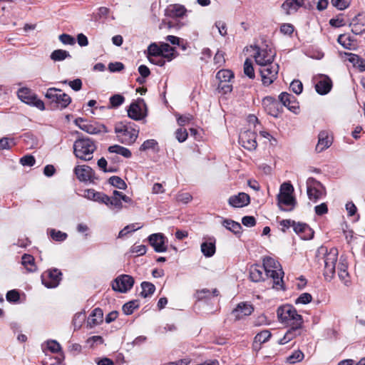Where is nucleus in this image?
I'll return each instance as SVG.
<instances>
[{"instance_id": "obj_1", "label": "nucleus", "mask_w": 365, "mask_h": 365, "mask_svg": "<svg viewBox=\"0 0 365 365\" xmlns=\"http://www.w3.org/2000/svg\"><path fill=\"white\" fill-rule=\"evenodd\" d=\"M317 262L320 265H324V276L325 279L330 281L335 274L336 263L338 258V250L336 248H331L328 251L327 247H320L316 254Z\"/></svg>"}, {"instance_id": "obj_2", "label": "nucleus", "mask_w": 365, "mask_h": 365, "mask_svg": "<svg viewBox=\"0 0 365 365\" xmlns=\"http://www.w3.org/2000/svg\"><path fill=\"white\" fill-rule=\"evenodd\" d=\"M114 130L118 140L126 145L134 143L139 133V130L133 123L118 122L115 124Z\"/></svg>"}, {"instance_id": "obj_3", "label": "nucleus", "mask_w": 365, "mask_h": 365, "mask_svg": "<svg viewBox=\"0 0 365 365\" xmlns=\"http://www.w3.org/2000/svg\"><path fill=\"white\" fill-rule=\"evenodd\" d=\"M265 270V275L273 279V287L277 289L283 287V275L284 272L279 264L274 259L267 257L263 259V264L262 265Z\"/></svg>"}, {"instance_id": "obj_4", "label": "nucleus", "mask_w": 365, "mask_h": 365, "mask_svg": "<svg viewBox=\"0 0 365 365\" xmlns=\"http://www.w3.org/2000/svg\"><path fill=\"white\" fill-rule=\"evenodd\" d=\"M96 149L93 140L88 138H78L73 144V153L76 158L83 160H90Z\"/></svg>"}, {"instance_id": "obj_5", "label": "nucleus", "mask_w": 365, "mask_h": 365, "mask_svg": "<svg viewBox=\"0 0 365 365\" xmlns=\"http://www.w3.org/2000/svg\"><path fill=\"white\" fill-rule=\"evenodd\" d=\"M280 225L282 226V231L285 232L286 229L292 227L293 230L304 240L310 239L313 236L311 228L304 223H297L291 220H283Z\"/></svg>"}, {"instance_id": "obj_6", "label": "nucleus", "mask_w": 365, "mask_h": 365, "mask_svg": "<svg viewBox=\"0 0 365 365\" xmlns=\"http://www.w3.org/2000/svg\"><path fill=\"white\" fill-rule=\"evenodd\" d=\"M57 92H61V90L50 88L47 90L45 96L51 101V103H54L57 108L61 109L66 108L71 102V97L66 93H57Z\"/></svg>"}, {"instance_id": "obj_7", "label": "nucleus", "mask_w": 365, "mask_h": 365, "mask_svg": "<svg viewBox=\"0 0 365 365\" xmlns=\"http://www.w3.org/2000/svg\"><path fill=\"white\" fill-rule=\"evenodd\" d=\"M18 98L24 103L35 106L41 110L45 109L44 103L28 88H21L17 92Z\"/></svg>"}, {"instance_id": "obj_8", "label": "nucleus", "mask_w": 365, "mask_h": 365, "mask_svg": "<svg viewBox=\"0 0 365 365\" xmlns=\"http://www.w3.org/2000/svg\"><path fill=\"white\" fill-rule=\"evenodd\" d=\"M279 70V66L276 63L265 65L264 67L259 68L262 84L264 86L271 85L277 78Z\"/></svg>"}, {"instance_id": "obj_9", "label": "nucleus", "mask_w": 365, "mask_h": 365, "mask_svg": "<svg viewBox=\"0 0 365 365\" xmlns=\"http://www.w3.org/2000/svg\"><path fill=\"white\" fill-rule=\"evenodd\" d=\"M307 192L309 199L317 202L325 195V188L320 182L309 178L307 180Z\"/></svg>"}, {"instance_id": "obj_10", "label": "nucleus", "mask_w": 365, "mask_h": 365, "mask_svg": "<svg viewBox=\"0 0 365 365\" xmlns=\"http://www.w3.org/2000/svg\"><path fill=\"white\" fill-rule=\"evenodd\" d=\"M256 53L254 55L255 62L260 68L274 63L275 53L271 49H261L255 46Z\"/></svg>"}, {"instance_id": "obj_11", "label": "nucleus", "mask_w": 365, "mask_h": 365, "mask_svg": "<svg viewBox=\"0 0 365 365\" xmlns=\"http://www.w3.org/2000/svg\"><path fill=\"white\" fill-rule=\"evenodd\" d=\"M61 272L57 269H50L41 274L42 284L47 288L56 287L61 280Z\"/></svg>"}, {"instance_id": "obj_12", "label": "nucleus", "mask_w": 365, "mask_h": 365, "mask_svg": "<svg viewBox=\"0 0 365 365\" xmlns=\"http://www.w3.org/2000/svg\"><path fill=\"white\" fill-rule=\"evenodd\" d=\"M133 284L134 279L131 276L122 274L112 282V288L114 291L125 293L133 287Z\"/></svg>"}, {"instance_id": "obj_13", "label": "nucleus", "mask_w": 365, "mask_h": 365, "mask_svg": "<svg viewBox=\"0 0 365 365\" xmlns=\"http://www.w3.org/2000/svg\"><path fill=\"white\" fill-rule=\"evenodd\" d=\"M240 144L248 150H254L257 146L256 133L250 130H245L240 134Z\"/></svg>"}, {"instance_id": "obj_14", "label": "nucleus", "mask_w": 365, "mask_h": 365, "mask_svg": "<svg viewBox=\"0 0 365 365\" xmlns=\"http://www.w3.org/2000/svg\"><path fill=\"white\" fill-rule=\"evenodd\" d=\"M148 241L156 252L167 251V246L165 245L166 237L162 233L150 235L148 237Z\"/></svg>"}, {"instance_id": "obj_15", "label": "nucleus", "mask_w": 365, "mask_h": 365, "mask_svg": "<svg viewBox=\"0 0 365 365\" xmlns=\"http://www.w3.org/2000/svg\"><path fill=\"white\" fill-rule=\"evenodd\" d=\"M349 26L351 27V31L356 35H360L365 32V13H359L354 16Z\"/></svg>"}, {"instance_id": "obj_16", "label": "nucleus", "mask_w": 365, "mask_h": 365, "mask_svg": "<svg viewBox=\"0 0 365 365\" xmlns=\"http://www.w3.org/2000/svg\"><path fill=\"white\" fill-rule=\"evenodd\" d=\"M279 99L283 106L292 112L297 113L299 110V103L296 98L290 93L283 92L279 96Z\"/></svg>"}, {"instance_id": "obj_17", "label": "nucleus", "mask_w": 365, "mask_h": 365, "mask_svg": "<svg viewBox=\"0 0 365 365\" xmlns=\"http://www.w3.org/2000/svg\"><path fill=\"white\" fill-rule=\"evenodd\" d=\"M263 106L265 110L272 116L277 117L280 113V105L277 101L272 97H265L262 101Z\"/></svg>"}, {"instance_id": "obj_18", "label": "nucleus", "mask_w": 365, "mask_h": 365, "mask_svg": "<svg viewBox=\"0 0 365 365\" xmlns=\"http://www.w3.org/2000/svg\"><path fill=\"white\" fill-rule=\"evenodd\" d=\"M253 311L254 308L252 304L247 302H241L238 304L232 314L236 319H240L244 317L250 315Z\"/></svg>"}, {"instance_id": "obj_19", "label": "nucleus", "mask_w": 365, "mask_h": 365, "mask_svg": "<svg viewBox=\"0 0 365 365\" xmlns=\"http://www.w3.org/2000/svg\"><path fill=\"white\" fill-rule=\"evenodd\" d=\"M331 87V80L327 76H321L315 85L316 91L320 95H325L328 93Z\"/></svg>"}, {"instance_id": "obj_20", "label": "nucleus", "mask_w": 365, "mask_h": 365, "mask_svg": "<svg viewBox=\"0 0 365 365\" xmlns=\"http://www.w3.org/2000/svg\"><path fill=\"white\" fill-rule=\"evenodd\" d=\"M250 202V196L245 192H240L237 195L231 196L228 200V203L234 207H242L247 205Z\"/></svg>"}, {"instance_id": "obj_21", "label": "nucleus", "mask_w": 365, "mask_h": 365, "mask_svg": "<svg viewBox=\"0 0 365 365\" xmlns=\"http://www.w3.org/2000/svg\"><path fill=\"white\" fill-rule=\"evenodd\" d=\"M74 173L80 181L86 182L91 180L93 172L88 165H78L74 168Z\"/></svg>"}, {"instance_id": "obj_22", "label": "nucleus", "mask_w": 365, "mask_h": 365, "mask_svg": "<svg viewBox=\"0 0 365 365\" xmlns=\"http://www.w3.org/2000/svg\"><path fill=\"white\" fill-rule=\"evenodd\" d=\"M318 143L316 145V151L321 153L325 149L328 148L331 145V139L329 138L327 131L322 130L319 133L318 135Z\"/></svg>"}, {"instance_id": "obj_23", "label": "nucleus", "mask_w": 365, "mask_h": 365, "mask_svg": "<svg viewBox=\"0 0 365 365\" xmlns=\"http://www.w3.org/2000/svg\"><path fill=\"white\" fill-rule=\"evenodd\" d=\"M265 270L262 266L253 264L250 268V277L252 282H259L264 279Z\"/></svg>"}, {"instance_id": "obj_24", "label": "nucleus", "mask_w": 365, "mask_h": 365, "mask_svg": "<svg viewBox=\"0 0 365 365\" xmlns=\"http://www.w3.org/2000/svg\"><path fill=\"white\" fill-rule=\"evenodd\" d=\"M347 268L348 265L346 260L341 257L337 266L338 276L340 280L346 286L349 284L350 281Z\"/></svg>"}, {"instance_id": "obj_25", "label": "nucleus", "mask_w": 365, "mask_h": 365, "mask_svg": "<svg viewBox=\"0 0 365 365\" xmlns=\"http://www.w3.org/2000/svg\"><path fill=\"white\" fill-rule=\"evenodd\" d=\"M128 115L135 120H140L144 118L142 108L138 102L132 103L130 105L128 109Z\"/></svg>"}, {"instance_id": "obj_26", "label": "nucleus", "mask_w": 365, "mask_h": 365, "mask_svg": "<svg viewBox=\"0 0 365 365\" xmlns=\"http://www.w3.org/2000/svg\"><path fill=\"white\" fill-rule=\"evenodd\" d=\"M103 311L100 308H96L93 310L87 321L89 327H93L103 322Z\"/></svg>"}, {"instance_id": "obj_27", "label": "nucleus", "mask_w": 365, "mask_h": 365, "mask_svg": "<svg viewBox=\"0 0 365 365\" xmlns=\"http://www.w3.org/2000/svg\"><path fill=\"white\" fill-rule=\"evenodd\" d=\"M303 4L302 0H286L282 4V8L287 14H290L292 12L297 11Z\"/></svg>"}, {"instance_id": "obj_28", "label": "nucleus", "mask_w": 365, "mask_h": 365, "mask_svg": "<svg viewBox=\"0 0 365 365\" xmlns=\"http://www.w3.org/2000/svg\"><path fill=\"white\" fill-rule=\"evenodd\" d=\"M215 240L210 238L209 241L203 242L201 244V252L206 257H210L215 253Z\"/></svg>"}, {"instance_id": "obj_29", "label": "nucleus", "mask_w": 365, "mask_h": 365, "mask_svg": "<svg viewBox=\"0 0 365 365\" xmlns=\"http://www.w3.org/2000/svg\"><path fill=\"white\" fill-rule=\"evenodd\" d=\"M292 313H294V308L289 304L279 307L277 311L279 320L284 324L287 322V319Z\"/></svg>"}, {"instance_id": "obj_30", "label": "nucleus", "mask_w": 365, "mask_h": 365, "mask_svg": "<svg viewBox=\"0 0 365 365\" xmlns=\"http://www.w3.org/2000/svg\"><path fill=\"white\" fill-rule=\"evenodd\" d=\"M106 205L115 212H119L123 208L122 202H120V196L113 193V196H108V200Z\"/></svg>"}, {"instance_id": "obj_31", "label": "nucleus", "mask_w": 365, "mask_h": 365, "mask_svg": "<svg viewBox=\"0 0 365 365\" xmlns=\"http://www.w3.org/2000/svg\"><path fill=\"white\" fill-rule=\"evenodd\" d=\"M21 263L29 272H35L36 266L33 256L24 254L21 257Z\"/></svg>"}, {"instance_id": "obj_32", "label": "nucleus", "mask_w": 365, "mask_h": 365, "mask_svg": "<svg viewBox=\"0 0 365 365\" xmlns=\"http://www.w3.org/2000/svg\"><path fill=\"white\" fill-rule=\"evenodd\" d=\"M222 224L227 230L235 234L240 233L242 229V226L239 222H237L230 219L223 220Z\"/></svg>"}, {"instance_id": "obj_33", "label": "nucleus", "mask_w": 365, "mask_h": 365, "mask_svg": "<svg viewBox=\"0 0 365 365\" xmlns=\"http://www.w3.org/2000/svg\"><path fill=\"white\" fill-rule=\"evenodd\" d=\"M169 12L171 16L182 17L187 12V9L181 4H175L170 6Z\"/></svg>"}, {"instance_id": "obj_34", "label": "nucleus", "mask_w": 365, "mask_h": 365, "mask_svg": "<svg viewBox=\"0 0 365 365\" xmlns=\"http://www.w3.org/2000/svg\"><path fill=\"white\" fill-rule=\"evenodd\" d=\"M108 151L110 153L120 155L127 158H130L132 155V153L129 149H128L125 147L118 145H114L110 146L108 148Z\"/></svg>"}, {"instance_id": "obj_35", "label": "nucleus", "mask_w": 365, "mask_h": 365, "mask_svg": "<svg viewBox=\"0 0 365 365\" xmlns=\"http://www.w3.org/2000/svg\"><path fill=\"white\" fill-rule=\"evenodd\" d=\"M175 48L170 46L167 43L161 44V53L160 56L167 58L168 61H171L175 58Z\"/></svg>"}, {"instance_id": "obj_36", "label": "nucleus", "mask_w": 365, "mask_h": 365, "mask_svg": "<svg viewBox=\"0 0 365 365\" xmlns=\"http://www.w3.org/2000/svg\"><path fill=\"white\" fill-rule=\"evenodd\" d=\"M50 58L53 61H61L67 58H71L68 51L63 49L54 50L50 55Z\"/></svg>"}, {"instance_id": "obj_37", "label": "nucleus", "mask_w": 365, "mask_h": 365, "mask_svg": "<svg viewBox=\"0 0 365 365\" xmlns=\"http://www.w3.org/2000/svg\"><path fill=\"white\" fill-rule=\"evenodd\" d=\"M286 325L290 326H302L303 319L302 317L299 314L297 310L294 309V313L289 314L287 322L285 323Z\"/></svg>"}, {"instance_id": "obj_38", "label": "nucleus", "mask_w": 365, "mask_h": 365, "mask_svg": "<svg viewBox=\"0 0 365 365\" xmlns=\"http://www.w3.org/2000/svg\"><path fill=\"white\" fill-rule=\"evenodd\" d=\"M348 59L349 61L354 65V66L358 68L361 71H365V61L360 58L358 55L349 53Z\"/></svg>"}, {"instance_id": "obj_39", "label": "nucleus", "mask_w": 365, "mask_h": 365, "mask_svg": "<svg viewBox=\"0 0 365 365\" xmlns=\"http://www.w3.org/2000/svg\"><path fill=\"white\" fill-rule=\"evenodd\" d=\"M141 288H142V292H140V296H142L144 298L152 295L155 290V285L148 282H142Z\"/></svg>"}, {"instance_id": "obj_40", "label": "nucleus", "mask_w": 365, "mask_h": 365, "mask_svg": "<svg viewBox=\"0 0 365 365\" xmlns=\"http://www.w3.org/2000/svg\"><path fill=\"white\" fill-rule=\"evenodd\" d=\"M216 78L219 81H231L234 78V73L230 70L222 69L217 73Z\"/></svg>"}, {"instance_id": "obj_41", "label": "nucleus", "mask_w": 365, "mask_h": 365, "mask_svg": "<svg viewBox=\"0 0 365 365\" xmlns=\"http://www.w3.org/2000/svg\"><path fill=\"white\" fill-rule=\"evenodd\" d=\"M125 101V98L123 96L120 94H115L110 97L109 102L110 106L109 108H117L120 106H121Z\"/></svg>"}, {"instance_id": "obj_42", "label": "nucleus", "mask_w": 365, "mask_h": 365, "mask_svg": "<svg viewBox=\"0 0 365 365\" xmlns=\"http://www.w3.org/2000/svg\"><path fill=\"white\" fill-rule=\"evenodd\" d=\"M278 203L281 207L282 205L287 206L294 205L295 200L292 195H278Z\"/></svg>"}, {"instance_id": "obj_43", "label": "nucleus", "mask_w": 365, "mask_h": 365, "mask_svg": "<svg viewBox=\"0 0 365 365\" xmlns=\"http://www.w3.org/2000/svg\"><path fill=\"white\" fill-rule=\"evenodd\" d=\"M139 307L138 300H132L123 306V311L126 315L131 314Z\"/></svg>"}, {"instance_id": "obj_44", "label": "nucleus", "mask_w": 365, "mask_h": 365, "mask_svg": "<svg viewBox=\"0 0 365 365\" xmlns=\"http://www.w3.org/2000/svg\"><path fill=\"white\" fill-rule=\"evenodd\" d=\"M337 41L344 48L351 49L352 46L353 39L346 34H341L338 36Z\"/></svg>"}, {"instance_id": "obj_45", "label": "nucleus", "mask_w": 365, "mask_h": 365, "mask_svg": "<svg viewBox=\"0 0 365 365\" xmlns=\"http://www.w3.org/2000/svg\"><path fill=\"white\" fill-rule=\"evenodd\" d=\"M24 140L26 146L29 148H35L38 146V140L36 138L30 133H26L24 135Z\"/></svg>"}, {"instance_id": "obj_46", "label": "nucleus", "mask_w": 365, "mask_h": 365, "mask_svg": "<svg viewBox=\"0 0 365 365\" xmlns=\"http://www.w3.org/2000/svg\"><path fill=\"white\" fill-rule=\"evenodd\" d=\"M271 332L268 330H264L258 333L255 337V343L259 344L267 342L271 337Z\"/></svg>"}, {"instance_id": "obj_47", "label": "nucleus", "mask_w": 365, "mask_h": 365, "mask_svg": "<svg viewBox=\"0 0 365 365\" xmlns=\"http://www.w3.org/2000/svg\"><path fill=\"white\" fill-rule=\"evenodd\" d=\"M302 328V326H290V328L285 334V336L289 341H291L294 337L301 334Z\"/></svg>"}, {"instance_id": "obj_48", "label": "nucleus", "mask_w": 365, "mask_h": 365, "mask_svg": "<svg viewBox=\"0 0 365 365\" xmlns=\"http://www.w3.org/2000/svg\"><path fill=\"white\" fill-rule=\"evenodd\" d=\"M85 313L83 312H78L76 313L72 320V324L74 327V330L78 329L81 328L83 322L85 320Z\"/></svg>"}, {"instance_id": "obj_49", "label": "nucleus", "mask_w": 365, "mask_h": 365, "mask_svg": "<svg viewBox=\"0 0 365 365\" xmlns=\"http://www.w3.org/2000/svg\"><path fill=\"white\" fill-rule=\"evenodd\" d=\"M108 181L110 185L118 189L125 190L127 187L126 183L118 176H112Z\"/></svg>"}, {"instance_id": "obj_50", "label": "nucleus", "mask_w": 365, "mask_h": 365, "mask_svg": "<svg viewBox=\"0 0 365 365\" xmlns=\"http://www.w3.org/2000/svg\"><path fill=\"white\" fill-rule=\"evenodd\" d=\"M244 73L246 76L252 79L255 76L252 63L248 58H247L244 63Z\"/></svg>"}, {"instance_id": "obj_51", "label": "nucleus", "mask_w": 365, "mask_h": 365, "mask_svg": "<svg viewBox=\"0 0 365 365\" xmlns=\"http://www.w3.org/2000/svg\"><path fill=\"white\" fill-rule=\"evenodd\" d=\"M51 237L53 240L58 242H63L67 238V234L60 230H56L54 229L50 231Z\"/></svg>"}, {"instance_id": "obj_52", "label": "nucleus", "mask_w": 365, "mask_h": 365, "mask_svg": "<svg viewBox=\"0 0 365 365\" xmlns=\"http://www.w3.org/2000/svg\"><path fill=\"white\" fill-rule=\"evenodd\" d=\"M14 145H15V142L13 138L4 137L0 139V149L1 150H9Z\"/></svg>"}, {"instance_id": "obj_53", "label": "nucleus", "mask_w": 365, "mask_h": 365, "mask_svg": "<svg viewBox=\"0 0 365 365\" xmlns=\"http://www.w3.org/2000/svg\"><path fill=\"white\" fill-rule=\"evenodd\" d=\"M231 81H219L217 89L224 94L230 93L232 91V85Z\"/></svg>"}, {"instance_id": "obj_54", "label": "nucleus", "mask_w": 365, "mask_h": 365, "mask_svg": "<svg viewBox=\"0 0 365 365\" xmlns=\"http://www.w3.org/2000/svg\"><path fill=\"white\" fill-rule=\"evenodd\" d=\"M148 56L153 57L160 56L161 45L158 46L156 43H151L148 48Z\"/></svg>"}, {"instance_id": "obj_55", "label": "nucleus", "mask_w": 365, "mask_h": 365, "mask_svg": "<svg viewBox=\"0 0 365 365\" xmlns=\"http://www.w3.org/2000/svg\"><path fill=\"white\" fill-rule=\"evenodd\" d=\"M158 145V143L154 139H150L144 141V143L140 147V150L145 151L150 149L154 150L155 148Z\"/></svg>"}, {"instance_id": "obj_56", "label": "nucleus", "mask_w": 365, "mask_h": 365, "mask_svg": "<svg viewBox=\"0 0 365 365\" xmlns=\"http://www.w3.org/2000/svg\"><path fill=\"white\" fill-rule=\"evenodd\" d=\"M60 41L65 45L73 46L76 43V39L69 34H63L58 36Z\"/></svg>"}, {"instance_id": "obj_57", "label": "nucleus", "mask_w": 365, "mask_h": 365, "mask_svg": "<svg viewBox=\"0 0 365 365\" xmlns=\"http://www.w3.org/2000/svg\"><path fill=\"white\" fill-rule=\"evenodd\" d=\"M312 300V297L309 293H302L296 299L295 304H307Z\"/></svg>"}, {"instance_id": "obj_58", "label": "nucleus", "mask_w": 365, "mask_h": 365, "mask_svg": "<svg viewBox=\"0 0 365 365\" xmlns=\"http://www.w3.org/2000/svg\"><path fill=\"white\" fill-rule=\"evenodd\" d=\"M304 358V354L300 351H296L287 358V361L290 364H294L300 361Z\"/></svg>"}, {"instance_id": "obj_59", "label": "nucleus", "mask_w": 365, "mask_h": 365, "mask_svg": "<svg viewBox=\"0 0 365 365\" xmlns=\"http://www.w3.org/2000/svg\"><path fill=\"white\" fill-rule=\"evenodd\" d=\"M63 83H68L70 87L75 91H78L82 88V81L79 78H76L73 81H68L67 80L62 81Z\"/></svg>"}, {"instance_id": "obj_60", "label": "nucleus", "mask_w": 365, "mask_h": 365, "mask_svg": "<svg viewBox=\"0 0 365 365\" xmlns=\"http://www.w3.org/2000/svg\"><path fill=\"white\" fill-rule=\"evenodd\" d=\"M291 90L296 94L299 95L302 92L303 85L299 80H294L290 84Z\"/></svg>"}, {"instance_id": "obj_61", "label": "nucleus", "mask_w": 365, "mask_h": 365, "mask_svg": "<svg viewBox=\"0 0 365 365\" xmlns=\"http://www.w3.org/2000/svg\"><path fill=\"white\" fill-rule=\"evenodd\" d=\"M147 248L143 245H133L130 248V252L133 254H136L137 256H141L146 253Z\"/></svg>"}, {"instance_id": "obj_62", "label": "nucleus", "mask_w": 365, "mask_h": 365, "mask_svg": "<svg viewBox=\"0 0 365 365\" xmlns=\"http://www.w3.org/2000/svg\"><path fill=\"white\" fill-rule=\"evenodd\" d=\"M331 4L334 6L336 7L339 10H344L346 9L349 4V0H331Z\"/></svg>"}, {"instance_id": "obj_63", "label": "nucleus", "mask_w": 365, "mask_h": 365, "mask_svg": "<svg viewBox=\"0 0 365 365\" xmlns=\"http://www.w3.org/2000/svg\"><path fill=\"white\" fill-rule=\"evenodd\" d=\"M294 191L293 186L289 182H284L280 187L279 195H292Z\"/></svg>"}, {"instance_id": "obj_64", "label": "nucleus", "mask_w": 365, "mask_h": 365, "mask_svg": "<svg viewBox=\"0 0 365 365\" xmlns=\"http://www.w3.org/2000/svg\"><path fill=\"white\" fill-rule=\"evenodd\" d=\"M6 300L10 302H16L20 299L19 293L16 290H10L6 293Z\"/></svg>"}]
</instances>
